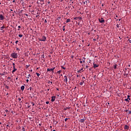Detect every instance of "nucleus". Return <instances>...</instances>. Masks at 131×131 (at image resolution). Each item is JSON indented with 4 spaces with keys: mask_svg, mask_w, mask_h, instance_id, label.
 Wrapping results in <instances>:
<instances>
[{
    "mask_svg": "<svg viewBox=\"0 0 131 131\" xmlns=\"http://www.w3.org/2000/svg\"><path fill=\"white\" fill-rule=\"evenodd\" d=\"M63 31H65V26L63 27V29H62Z\"/></svg>",
    "mask_w": 131,
    "mask_h": 131,
    "instance_id": "393cba45",
    "label": "nucleus"
},
{
    "mask_svg": "<svg viewBox=\"0 0 131 131\" xmlns=\"http://www.w3.org/2000/svg\"><path fill=\"white\" fill-rule=\"evenodd\" d=\"M50 127L52 128V126H50Z\"/></svg>",
    "mask_w": 131,
    "mask_h": 131,
    "instance_id": "0e129e2a",
    "label": "nucleus"
},
{
    "mask_svg": "<svg viewBox=\"0 0 131 131\" xmlns=\"http://www.w3.org/2000/svg\"><path fill=\"white\" fill-rule=\"evenodd\" d=\"M17 71V69L15 68V67H13V70L12 71V73L14 74V72H15Z\"/></svg>",
    "mask_w": 131,
    "mask_h": 131,
    "instance_id": "0eeeda50",
    "label": "nucleus"
},
{
    "mask_svg": "<svg viewBox=\"0 0 131 131\" xmlns=\"http://www.w3.org/2000/svg\"><path fill=\"white\" fill-rule=\"evenodd\" d=\"M11 56L12 58H13V59H17V58H18V54L15 52L12 53L11 54Z\"/></svg>",
    "mask_w": 131,
    "mask_h": 131,
    "instance_id": "f257e3e1",
    "label": "nucleus"
},
{
    "mask_svg": "<svg viewBox=\"0 0 131 131\" xmlns=\"http://www.w3.org/2000/svg\"><path fill=\"white\" fill-rule=\"evenodd\" d=\"M46 103V104H49L50 103V102L47 101Z\"/></svg>",
    "mask_w": 131,
    "mask_h": 131,
    "instance_id": "f704fd0d",
    "label": "nucleus"
},
{
    "mask_svg": "<svg viewBox=\"0 0 131 131\" xmlns=\"http://www.w3.org/2000/svg\"><path fill=\"white\" fill-rule=\"evenodd\" d=\"M40 3H41V4H43V2H44V0H39Z\"/></svg>",
    "mask_w": 131,
    "mask_h": 131,
    "instance_id": "2eb2a0df",
    "label": "nucleus"
},
{
    "mask_svg": "<svg viewBox=\"0 0 131 131\" xmlns=\"http://www.w3.org/2000/svg\"><path fill=\"white\" fill-rule=\"evenodd\" d=\"M1 3H0V5H1Z\"/></svg>",
    "mask_w": 131,
    "mask_h": 131,
    "instance_id": "774afa93",
    "label": "nucleus"
},
{
    "mask_svg": "<svg viewBox=\"0 0 131 131\" xmlns=\"http://www.w3.org/2000/svg\"><path fill=\"white\" fill-rule=\"evenodd\" d=\"M17 51H20V50L19 49V48H16Z\"/></svg>",
    "mask_w": 131,
    "mask_h": 131,
    "instance_id": "58836bf2",
    "label": "nucleus"
},
{
    "mask_svg": "<svg viewBox=\"0 0 131 131\" xmlns=\"http://www.w3.org/2000/svg\"><path fill=\"white\" fill-rule=\"evenodd\" d=\"M39 15H37L36 16V18H38V17H39Z\"/></svg>",
    "mask_w": 131,
    "mask_h": 131,
    "instance_id": "c9c22d12",
    "label": "nucleus"
},
{
    "mask_svg": "<svg viewBox=\"0 0 131 131\" xmlns=\"http://www.w3.org/2000/svg\"><path fill=\"white\" fill-rule=\"evenodd\" d=\"M1 30L2 31V32H4V30L3 29H1Z\"/></svg>",
    "mask_w": 131,
    "mask_h": 131,
    "instance_id": "a18cd8bd",
    "label": "nucleus"
},
{
    "mask_svg": "<svg viewBox=\"0 0 131 131\" xmlns=\"http://www.w3.org/2000/svg\"><path fill=\"white\" fill-rule=\"evenodd\" d=\"M54 70H55V68L52 69H47V71H52V73H54Z\"/></svg>",
    "mask_w": 131,
    "mask_h": 131,
    "instance_id": "39448f33",
    "label": "nucleus"
},
{
    "mask_svg": "<svg viewBox=\"0 0 131 131\" xmlns=\"http://www.w3.org/2000/svg\"><path fill=\"white\" fill-rule=\"evenodd\" d=\"M57 73H58V74H60L61 73V71H57Z\"/></svg>",
    "mask_w": 131,
    "mask_h": 131,
    "instance_id": "5701e85b",
    "label": "nucleus"
},
{
    "mask_svg": "<svg viewBox=\"0 0 131 131\" xmlns=\"http://www.w3.org/2000/svg\"><path fill=\"white\" fill-rule=\"evenodd\" d=\"M99 21L100 22V23H101V24H103V23H105V20H104V18L103 17L99 18Z\"/></svg>",
    "mask_w": 131,
    "mask_h": 131,
    "instance_id": "f03ea898",
    "label": "nucleus"
},
{
    "mask_svg": "<svg viewBox=\"0 0 131 131\" xmlns=\"http://www.w3.org/2000/svg\"><path fill=\"white\" fill-rule=\"evenodd\" d=\"M87 1H86V2H84V3H83V4H84V5H85V4H86V2Z\"/></svg>",
    "mask_w": 131,
    "mask_h": 131,
    "instance_id": "473e14b6",
    "label": "nucleus"
},
{
    "mask_svg": "<svg viewBox=\"0 0 131 131\" xmlns=\"http://www.w3.org/2000/svg\"><path fill=\"white\" fill-rule=\"evenodd\" d=\"M55 100H56V97L55 96L51 97V102H55Z\"/></svg>",
    "mask_w": 131,
    "mask_h": 131,
    "instance_id": "423d86ee",
    "label": "nucleus"
},
{
    "mask_svg": "<svg viewBox=\"0 0 131 131\" xmlns=\"http://www.w3.org/2000/svg\"><path fill=\"white\" fill-rule=\"evenodd\" d=\"M25 15H26V16L27 17H28V14H25Z\"/></svg>",
    "mask_w": 131,
    "mask_h": 131,
    "instance_id": "4c0bfd02",
    "label": "nucleus"
},
{
    "mask_svg": "<svg viewBox=\"0 0 131 131\" xmlns=\"http://www.w3.org/2000/svg\"><path fill=\"white\" fill-rule=\"evenodd\" d=\"M26 81H27V82H28L29 81V80L27 79V80H26Z\"/></svg>",
    "mask_w": 131,
    "mask_h": 131,
    "instance_id": "a19ab883",
    "label": "nucleus"
},
{
    "mask_svg": "<svg viewBox=\"0 0 131 131\" xmlns=\"http://www.w3.org/2000/svg\"><path fill=\"white\" fill-rule=\"evenodd\" d=\"M61 68H62V69H63L64 70H65V69H66V68L65 67H63L62 66H61Z\"/></svg>",
    "mask_w": 131,
    "mask_h": 131,
    "instance_id": "412c9836",
    "label": "nucleus"
},
{
    "mask_svg": "<svg viewBox=\"0 0 131 131\" xmlns=\"http://www.w3.org/2000/svg\"><path fill=\"white\" fill-rule=\"evenodd\" d=\"M82 69H83L82 68V69H81L80 71H81V70H82Z\"/></svg>",
    "mask_w": 131,
    "mask_h": 131,
    "instance_id": "bf43d9fd",
    "label": "nucleus"
},
{
    "mask_svg": "<svg viewBox=\"0 0 131 131\" xmlns=\"http://www.w3.org/2000/svg\"><path fill=\"white\" fill-rule=\"evenodd\" d=\"M130 100V98H127L125 99V101H126V102H129V101Z\"/></svg>",
    "mask_w": 131,
    "mask_h": 131,
    "instance_id": "4468645a",
    "label": "nucleus"
},
{
    "mask_svg": "<svg viewBox=\"0 0 131 131\" xmlns=\"http://www.w3.org/2000/svg\"><path fill=\"white\" fill-rule=\"evenodd\" d=\"M18 42H19V41H18V40H16V41H15V43H16V45L18 43Z\"/></svg>",
    "mask_w": 131,
    "mask_h": 131,
    "instance_id": "a878e982",
    "label": "nucleus"
},
{
    "mask_svg": "<svg viewBox=\"0 0 131 131\" xmlns=\"http://www.w3.org/2000/svg\"><path fill=\"white\" fill-rule=\"evenodd\" d=\"M116 17L117 18V17H118V16L117 15H116Z\"/></svg>",
    "mask_w": 131,
    "mask_h": 131,
    "instance_id": "13d9d810",
    "label": "nucleus"
},
{
    "mask_svg": "<svg viewBox=\"0 0 131 131\" xmlns=\"http://www.w3.org/2000/svg\"><path fill=\"white\" fill-rule=\"evenodd\" d=\"M49 83H51V84H52V83H53V82H52V81H49Z\"/></svg>",
    "mask_w": 131,
    "mask_h": 131,
    "instance_id": "c85d7f7f",
    "label": "nucleus"
},
{
    "mask_svg": "<svg viewBox=\"0 0 131 131\" xmlns=\"http://www.w3.org/2000/svg\"><path fill=\"white\" fill-rule=\"evenodd\" d=\"M24 89H25V86L24 85H22L20 88V90L21 91H24Z\"/></svg>",
    "mask_w": 131,
    "mask_h": 131,
    "instance_id": "9b49d317",
    "label": "nucleus"
},
{
    "mask_svg": "<svg viewBox=\"0 0 131 131\" xmlns=\"http://www.w3.org/2000/svg\"><path fill=\"white\" fill-rule=\"evenodd\" d=\"M120 20H121V19H119V21H120Z\"/></svg>",
    "mask_w": 131,
    "mask_h": 131,
    "instance_id": "680f3d73",
    "label": "nucleus"
},
{
    "mask_svg": "<svg viewBox=\"0 0 131 131\" xmlns=\"http://www.w3.org/2000/svg\"><path fill=\"white\" fill-rule=\"evenodd\" d=\"M23 130L25 131V128H24V127L23 128Z\"/></svg>",
    "mask_w": 131,
    "mask_h": 131,
    "instance_id": "e433bc0d",
    "label": "nucleus"
},
{
    "mask_svg": "<svg viewBox=\"0 0 131 131\" xmlns=\"http://www.w3.org/2000/svg\"><path fill=\"white\" fill-rule=\"evenodd\" d=\"M79 77V75H77V77Z\"/></svg>",
    "mask_w": 131,
    "mask_h": 131,
    "instance_id": "09e8293b",
    "label": "nucleus"
},
{
    "mask_svg": "<svg viewBox=\"0 0 131 131\" xmlns=\"http://www.w3.org/2000/svg\"><path fill=\"white\" fill-rule=\"evenodd\" d=\"M30 76H31L30 74H29V75H28V76L27 77V78H28V79H29L30 78Z\"/></svg>",
    "mask_w": 131,
    "mask_h": 131,
    "instance_id": "dca6fc26",
    "label": "nucleus"
},
{
    "mask_svg": "<svg viewBox=\"0 0 131 131\" xmlns=\"http://www.w3.org/2000/svg\"><path fill=\"white\" fill-rule=\"evenodd\" d=\"M6 126H7V127H9V124H7V125H6Z\"/></svg>",
    "mask_w": 131,
    "mask_h": 131,
    "instance_id": "49530a36",
    "label": "nucleus"
},
{
    "mask_svg": "<svg viewBox=\"0 0 131 131\" xmlns=\"http://www.w3.org/2000/svg\"><path fill=\"white\" fill-rule=\"evenodd\" d=\"M18 100L21 101V98H18Z\"/></svg>",
    "mask_w": 131,
    "mask_h": 131,
    "instance_id": "de8ad7c7",
    "label": "nucleus"
},
{
    "mask_svg": "<svg viewBox=\"0 0 131 131\" xmlns=\"http://www.w3.org/2000/svg\"><path fill=\"white\" fill-rule=\"evenodd\" d=\"M85 68H89V66H85Z\"/></svg>",
    "mask_w": 131,
    "mask_h": 131,
    "instance_id": "37998d69",
    "label": "nucleus"
},
{
    "mask_svg": "<svg viewBox=\"0 0 131 131\" xmlns=\"http://www.w3.org/2000/svg\"><path fill=\"white\" fill-rule=\"evenodd\" d=\"M80 19H81V18H79V20H80Z\"/></svg>",
    "mask_w": 131,
    "mask_h": 131,
    "instance_id": "e2e57ef3",
    "label": "nucleus"
},
{
    "mask_svg": "<svg viewBox=\"0 0 131 131\" xmlns=\"http://www.w3.org/2000/svg\"><path fill=\"white\" fill-rule=\"evenodd\" d=\"M4 16H3V15L0 14V20H4Z\"/></svg>",
    "mask_w": 131,
    "mask_h": 131,
    "instance_id": "1a4fd4ad",
    "label": "nucleus"
},
{
    "mask_svg": "<svg viewBox=\"0 0 131 131\" xmlns=\"http://www.w3.org/2000/svg\"><path fill=\"white\" fill-rule=\"evenodd\" d=\"M124 128L125 129H128V126H127V125H125Z\"/></svg>",
    "mask_w": 131,
    "mask_h": 131,
    "instance_id": "ddd939ff",
    "label": "nucleus"
},
{
    "mask_svg": "<svg viewBox=\"0 0 131 131\" xmlns=\"http://www.w3.org/2000/svg\"><path fill=\"white\" fill-rule=\"evenodd\" d=\"M80 122H81V123L84 122V119H80Z\"/></svg>",
    "mask_w": 131,
    "mask_h": 131,
    "instance_id": "f8f14e48",
    "label": "nucleus"
},
{
    "mask_svg": "<svg viewBox=\"0 0 131 131\" xmlns=\"http://www.w3.org/2000/svg\"><path fill=\"white\" fill-rule=\"evenodd\" d=\"M117 28H119V25L117 24Z\"/></svg>",
    "mask_w": 131,
    "mask_h": 131,
    "instance_id": "cd10ccee",
    "label": "nucleus"
},
{
    "mask_svg": "<svg viewBox=\"0 0 131 131\" xmlns=\"http://www.w3.org/2000/svg\"><path fill=\"white\" fill-rule=\"evenodd\" d=\"M12 65H13V67H15V63H13Z\"/></svg>",
    "mask_w": 131,
    "mask_h": 131,
    "instance_id": "c756f323",
    "label": "nucleus"
},
{
    "mask_svg": "<svg viewBox=\"0 0 131 131\" xmlns=\"http://www.w3.org/2000/svg\"><path fill=\"white\" fill-rule=\"evenodd\" d=\"M68 120V118H66L65 119H64V121H67Z\"/></svg>",
    "mask_w": 131,
    "mask_h": 131,
    "instance_id": "bb28decb",
    "label": "nucleus"
},
{
    "mask_svg": "<svg viewBox=\"0 0 131 131\" xmlns=\"http://www.w3.org/2000/svg\"><path fill=\"white\" fill-rule=\"evenodd\" d=\"M82 79H85V77H82Z\"/></svg>",
    "mask_w": 131,
    "mask_h": 131,
    "instance_id": "ea45409f",
    "label": "nucleus"
},
{
    "mask_svg": "<svg viewBox=\"0 0 131 131\" xmlns=\"http://www.w3.org/2000/svg\"><path fill=\"white\" fill-rule=\"evenodd\" d=\"M116 67H117V64H115V65L114 66V69H116Z\"/></svg>",
    "mask_w": 131,
    "mask_h": 131,
    "instance_id": "6ab92c4d",
    "label": "nucleus"
},
{
    "mask_svg": "<svg viewBox=\"0 0 131 131\" xmlns=\"http://www.w3.org/2000/svg\"><path fill=\"white\" fill-rule=\"evenodd\" d=\"M39 40L40 41H46V40H47V38L46 37V36H43L41 39H40Z\"/></svg>",
    "mask_w": 131,
    "mask_h": 131,
    "instance_id": "7ed1b4c3",
    "label": "nucleus"
},
{
    "mask_svg": "<svg viewBox=\"0 0 131 131\" xmlns=\"http://www.w3.org/2000/svg\"><path fill=\"white\" fill-rule=\"evenodd\" d=\"M22 36H23V35H21V34L18 35L19 37H22Z\"/></svg>",
    "mask_w": 131,
    "mask_h": 131,
    "instance_id": "b1692460",
    "label": "nucleus"
},
{
    "mask_svg": "<svg viewBox=\"0 0 131 131\" xmlns=\"http://www.w3.org/2000/svg\"><path fill=\"white\" fill-rule=\"evenodd\" d=\"M56 90H57V91H59V89H57Z\"/></svg>",
    "mask_w": 131,
    "mask_h": 131,
    "instance_id": "6e6d98bb",
    "label": "nucleus"
},
{
    "mask_svg": "<svg viewBox=\"0 0 131 131\" xmlns=\"http://www.w3.org/2000/svg\"><path fill=\"white\" fill-rule=\"evenodd\" d=\"M36 74L37 76H38V77H39V75H40V74L38 73H36Z\"/></svg>",
    "mask_w": 131,
    "mask_h": 131,
    "instance_id": "aec40b11",
    "label": "nucleus"
},
{
    "mask_svg": "<svg viewBox=\"0 0 131 131\" xmlns=\"http://www.w3.org/2000/svg\"><path fill=\"white\" fill-rule=\"evenodd\" d=\"M129 97H130V96L128 95V96H127V99H129Z\"/></svg>",
    "mask_w": 131,
    "mask_h": 131,
    "instance_id": "2f4dec72",
    "label": "nucleus"
},
{
    "mask_svg": "<svg viewBox=\"0 0 131 131\" xmlns=\"http://www.w3.org/2000/svg\"><path fill=\"white\" fill-rule=\"evenodd\" d=\"M32 104L33 106H34V103H32Z\"/></svg>",
    "mask_w": 131,
    "mask_h": 131,
    "instance_id": "8fccbe9b",
    "label": "nucleus"
},
{
    "mask_svg": "<svg viewBox=\"0 0 131 131\" xmlns=\"http://www.w3.org/2000/svg\"><path fill=\"white\" fill-rule=\"evenodd\" d=\"M32 78H30V81H31Z\"/></svg>",
    "mask_w": 131,
    "mask_h": 131,
    "instance_id": "3c124183",
    "label": "nucleus"
},
{
    "mask_svg": "<svg viewBox=\"0 0 131 131\" xmlns=\"http://www.w3.org/2000/svg\"><path fill=\"white\" fill-rule=\"evenodd\" d=\"M53 131H56V130H53Z\"/></svg>",
    "mask_w": 131,
    "mask_h": 131,
    "instance_id": "69168bd1",
    "label": "nucleus"
},
{
    "mask_svg": "<svg viewBox=\"0 0 131 131\" xmlns=\"http://www.w3.org/2000/svg\"><path fill=\"white\" fill-rule=\"evenodd\" d=\"M49 4H50V2H48Z\"/></svg>",
    "mask_w": 131,
    "mask_h": 131,
    "instance_id": "338daca9",
    "label": "nucleus"
},
{
    "mask_svg": "<svg viewBox=\"0 0 131 131\" xmlns=\"http://www.w3.org/2000/svg\"><path fill=\"white\" fill-rule=\"evenodd\" d=\"M11 11H13V10L11 9Z\"/></svg>",
    "mask_w": 131,
    "mask_h": 131,
    "instance_id": "052dcab7",
    "label": "nucleus"
},
{
    "mask_svg": "<svg viewBox=\"0 0 131 131\" xmlns=\"http://www.w3.org/2000/svg\"><path fill=\"white\" fill-rule=\"evenodd\" d=\"M18 28H21V26H18Z\"/></svg>",
    "mask_w": 131,
    "mask_h": 131,
    "instance_id": "79ce46f5",
    "label": "nucleus"
},
{
    "mask_svg": "<svg viewBox=\"0 0 131 131\" xmlns=\"http://www.w3.org/2000/svg\"><path fill=\"white\" fill-rule=\"evenodd\" d=\"M80 63L81 64H82V63H83V62L82 61L80 60Z\"/></svg>",
    "mask_w": 131,
    "mask_h": 131,
    "instance_id": "7c9ffc66",
    "label": "nucleus"
},
{
    "mask_svg": "<svg viewBox=\"0 0 131 131\" xmlns=\"http://www.w3.org/2000/svg\"><path fill=\"white\" fill-rule=\"evenodd\" d=\"M69 22H70V19H67L66 23H69Z\"/></svg>",
    "mask_w": 131,
    "mask_h": 131,
    "instance_id": "f3484780",
    "label": "nucleus"
},
{
    "mask_svg": "<svg viewBox=\"0 0 131 131\" xmlns=\"http://www.w3.org/2000/svg\"><path fill=\"white\" fill-rule=\"evenodd\" d=\"M16 80L18 79V77L16 78Z\"/></svg>",
    "mask_w": 131,
    "mask_h": 131,
    "instance_id": "864d4df0",
    "label": "nucleus"
},
{
    "mask_svg": "<svg viewBox=\"0 0 131 131\" xmlns=\"http://www.w3.org/2000/svg\"><path fill=\"white\" fill-rule=\"evenodd\" d=\"M93 67L94 68H97V67H99V65L95 64V63H93Z\"/></svg>",
    "mask_w": 131,
    "mask_h": 131,
    "instance_id": "6e6552de",
    "label": "nucleus"
},
{
    "mask_svg": "<svg viewBox=\"0 0 131 131\" xmlns=\"http://www.w3.org/2000/svg\"><path fill=\"white\" fill-rule=\"evenodd\" d=\"M14 2H15V1H13V3H14Z\"/></svg>",
    "mask_w": 131,
    "mask_h": 131,
    "instance_id": "4d7b16f0",
    "label": "nucleus"
},
{
    "mask_svg": "<svg viewBox=\"0 0 131 131\" xmlns=\"http://www.w3.org/2000/svg\"><path fill=\"white\" fill-rule=\"evenodd\" d=\"M64 79L63 80V81H64V82L67 84V82H68V78H67V76H64Z\"/></svg>",
    "mask_w": 131,
    "mask_h": 131,
    "instance_id": "20e7f679",
    "label": "nucleus"
},
{
    "mask_svg": "<svg viewBox=\"0 0 131 131\" xmlns=\"http://www.w3.org/2000/svg\"><path fill=\"white\" fill-rule=\"evenodd\" d=\"M128 67H130V64H128Z\"/></svg>",
    "mask_w": 131,
    "mask_h": 131,
    "instance_id": "603ef678",
    "label": "nucleus"
},
{
    "mask_svg": "<svg viewBox=\"0 0 131 131\" xmlns=\"http://www.w3.org/2000/svg\"><path fill=\"white\" fill-rule=\"evenodd\" d=\"M8 79H11V77H8Z\"/></svg>",
    "mask_w": 131,
    "mask_h": 131,
    "instance_id": "c03bdc74",
    "label": "nucleus"
},
{
    "mask_svg": "<svg viewBox=\"0 0 131 131\" xmlns=\"http://www.w3.org/2000/svg\"><path fill=\"white\" fill-rule=\"evenodd\" d=\"M83 59H82V62H83V63H85V58H84V57H83Z\"/></svg>",
    "mask_w": 131,
    "mask_h": 131,
    "instance_id": "a211bd4d",
    "label": "nucleus"
},
{
    "mask_svg": "<svg viewBox=\"0 0 131 131\" xmlns=\"http://www.w3.org/2000/svg\"><path fill=\"white\" fill-rule=\"evenodd\" d=\"M48 21H47V19H45V23H47Z\"/></svg>",
    "mask_w": 131,
    "mask_h": 131,
    "instance_id": "72a5a7b5",
    "label": "nucleus"
},
{
    "mask_svg": "<svg viewBox=\"0 0 131 131\" xmlns=\"http://www.w3.org/2000/svg\"><path fill=\"white\" fill-rule=\"evenodd\" d=\"M6 88H7V89H8V88H9V87H8V86H6Z\"/></svg>",
    "mask_w": 131,
    "mask_h": 131,
    "instance_id": "5fc2aeb1",
    "label": "nucleus"
},
{
    "mask_svg": "<svg viewBox=\"0 0 131 131\" xmlns=\"http://www.w3.org/2000/svg\"><path fill=\"white\" fill-rule=\"evenodd\" d=\"M5 26H3L2 27H1V29H5Z\"/></svg>",
    "mask_w": 131,
    "mask_h": 131,
    "instance_id": "4be33fe9",
    "label": "nucleus"
},
{
    "mask_svg": "<svg viewBox=\"0 0 131 131\" xmlns=\"http://www.w3.org/2000/svg\"><path fill=\"white\" fill-rule=\"evenodd\" d=\"M84 83V80H82V81L80 83V85H83Z\"/></svg>",
    "mask_w": 131,
    "mask_h": 131,
    "instance_id": "9d476101",
    "label": "nucleus"
}]
</instances>
